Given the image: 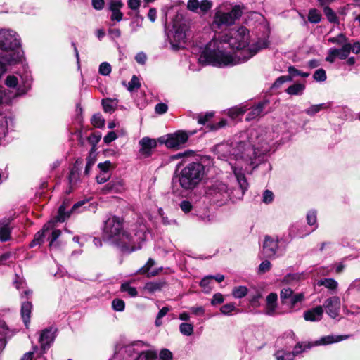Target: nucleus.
I'll return each instance as SVG.
<instances>
[{
	"label": "nucleus",
	"instance_id": "1",
	"mask_svg": "<svg viewBox=\"0 0 360 360\" xmlns=\"http://www.w3.org/2000/svg\"><path fill=\"white\" fill-rule=\"evenodd\" d=\"M268 46L266 40L251 43L249 30L243 26L232 28L209 41L199 58V63L219 68L244 63Z\"/></svg>",
	"mask_w": 360,
	"mask_h": 360
},
{
	"label": "nucleus",
	"instance_id": "2",
	"mask_svg": "<svg viewBox=\"0 0 360 360\" xmlns=\"http://www.w3.org/2000/svg\"><path fill=\"white\" fill-rule=\"evenodd\" d=\"M146 228L140 225L138 230L133 229L132 233L122 230V221L117 217L109 218L105 222L103 237L115 245L121 251L131 252L141 248L146 240Z\"/></svg>",
	"mask_w": 360,
	"mask_h": 360
},
{
	"label": "nucleus",
	"instance_id": "3",
	"mask_svg": "<svg viewBox=\"0 0 360 360\" xmlns=\"http://www.w3.org/2000/svg\"><path fill=\"white\" fill-rule=\"evenodd\" d=\"M250 138L248 142L241 141L237 143L235 148L228 143L217 146V151L224 158L233 156L236 161L238 158L252 163V159L259 154L268 151L269 146L262 138H259L255 129H251L249 132Z\"/></svg>",
	"mask_w": 360,
	"mask_h": 360
},
{
	"label": "nucleus",
	"instance_id": "4",
	"mask_svg": "<svg viewBox=\"0 0 360 360\" xmlns=\"http://www.w3.org/2000/svg\"><path fill=\"white\" fill-rule=\"evenodd\" d=\"M207 174L202 162H191L184 167L176 176L181 188L185 191L196 188Z\"/></svg>",
	"mask_w": 360,
	"mask_h": 360
},
{
	"label": "nucleus",
	"instance_id": "5",
	"mask_svg": "<svg viewBox=\"0 0 360 360\" xmlns=\"http://www.w3.org/2000/svg\"><path fill=\"white\" fill-rule=\"evenodd\" d=\"M188 27L186 23L174 22L172 29L168 33V38L173 50L177 51L184 48Z\"/></svg>",
	"mask_w": 360,
	"mask_h": 360
},
{
	"label": "nucleus",
	"instance_id": "6",
	"mask_svg": "<svg viewBox=\"0 0 360 360\" xmlns=\"http://www.w3.org/2000/svg\"><path fill=\"white\" fill-rule=\"evenodd\" d=\"M20 46V39L18 34L9 29L0 30V49L5 51H14Z\"/></svg>",
	"mask_w": 360,
	"mask_h": 360
},
{
	"label": "nucleus",
	"instance_id": "7",
	"mask_svg": "<svg viewBox=\"0 0 360 360\" xmlns=\"http://www.w3.org/2000/svg\"><path fill=\"white\" fill-rule=\"evenodd\" d=\"M194 134V131L186 132L179 130L173 134L167 135L166 138L162 140V143L168 148L179 149L188 141L189 136Z\"/></svg>",
	"mask_w": 360,
	"mask_h": 360
},
{
	"label": "nucleus",
	"instance_id": "8",
	"mask_svg": "<svg viewBox=\"0 0 360 360\" xmlns=\"http://www.w3.org/2000/svg\"><path fill=\"white\" fill-rule=\"evenodd\" d=\"M206 193L216 200L223 199L229 196V188L225 183L216 180L207 186Z\"/></svg>",
	"mask_w": 360,
	"mask_h": 360
},
{
	"label": "nucleus",
	"instance_id": "9",
	"mask_svg": "<svg viewBox=\"0 0 360 360\" xmlns=\"http://www.w3.org/2000/svg\"><path fill=\"white\" fill-rule=\"evenodd\" d=\"M326 314L332 319H335L340 314L341 300L338 296H332L327 298L323 304Z\"/></svg>",
	"mask_w": 360,
	"mask_h": 360
},
{
	"label": "nucleus",
	"instance_id": "10",
	"mask_svg": "<svg viewBox=\"0 0 360 360\" xmlns=\"http://www.w3.org/2000/svg\"><path fill=\"white\" fill-rule=\"evenodd\" d=\"M350 53V44H344L340 49L331 48L328 49L326 60L333 63L336 58L346 59Z\"/></svg>",
	"mask_w": 360,
	"mask_h": 360
},
{
	"label": "nucleus",
	"instance_id": "11",
	"mask_svg": "<svg viewBox=\"0 0 360 360\" xmlns=\"http://www.w3.org/2000/svg\"><path fill=\"white\" fill-rule=\"evenodd\" d=\"M212 6V2L209 0H188L187 3V8L193 12L198 13H205Z\"/></svg>",
	"mask_w": 360,
	"mask_h": 360
},
{
	"label": "nucleus",
	"instance_id": "12",
	"mask_svg": "<svg viewBox=\"0 0 360 360\" xmlns=\"http://www.w3.org/2000/svg\"><path fill=\"white\" fill-rule=\"evenodd\" d=\"M234 23V18L231 14L218 11L215 13L212 22L214 29H219L221 26H228Z\"/></svg>",
	"mask_w": 360,
	"mask_h": 360
},
{
	"label": "nucleus",
	"instance_id": "13",
	"mask_svg": "<svg viewBox=\"0 0 360 360\" xmlns=\"http://www.w3.org/2000/svg\"><path fill=\"white\" fill-rule=\"evenodd\" d=\"M278 248V240L269 236H265L262 247V252L266 257H274Z\"/></svg>",
	"mask_w": 360,
	"mask_h": 360
},
{
	"label": "nucleus",
	"instance_id": "14",
	"mask_svg": "<svg viewBox=\"0 0 360 360\" xmlns=\"http://www.w3.org/2000/svg\"><path fill=\"white\" fill-rule=\"evenodd\" d=\"M56 331V330L53 328H46L42 330L39 338V342L41 345V349L43 350V352H45V351L49 348L51 344L54 341Z\"/></svg>",
	"mask_w": 360,
	"mask_h": 360
},
{
	"label": "nucleus",
	"instance_id": "15",
	"mask_svg": "<svg viewBox=\"0 0 360 360\" xmlns=\"http://www.w3.org/2000/svg\"><path fill=\"white\" fill-rule=\"evenodd\" d=\"M140 154L144 158H147L152 154V150L157 146V142L155 139L148 137H144L139 141Z\"/></svg>",
	"mask_w": 360,
	"mask_h": 360
},
{
	"label": "nucleus",
	"instance_id": "16",
	"mask_svg": "<svg viewBox=\"0 0 360 360\" xmlns=\"http://www.w3.org/2000/svg\"><path fill=\"white\" fill-rule=\"evenodd\" d=\"M84 203V201H79L72 206L70 212H65V210L68 207V205L66 204L65 202H63V205H61L58 208V214L56 217V221L58 222L65 221L70 217V212H75L79 207L82 206Z\"/></svg>",
	"mask_w": 360,
	"mask_h": 360
},
{
	"label": "nucleus",
	"instance_id": "17",
	"mask_svg": "<svg viewBox=\"0 0 360 360\" xmlns=\"http://www.w3.org/2000/svg\"><path fill=\"white\" fill-rule=\"evenodd\" d=\"M323 307L319 305L305 311L303 314V318L307 321L317 322L320 321L323 316Z\"/></svg>",
	"mask_w": 360,
	"mask_h": 360
},
{
	"label": "nucleus",
	"instance_id": "18",
	"mask_svg": "<svg viewBox=\"0 0 360 360\" xmlns=\"http://www.w3.org/2000/svg\"><path fill=\"white\" fill-rule=\"evenodd\" d=\"M123 6V4L120 0H112L109 4V9L112 12L110 20L112 21L120 22L123 19V13L120 11V8Z\"/></svg>",
	"mask_w": 360,
	"mask_h": 360
},
{
	"label": "nucleus",
	"instance_id": "19",
	"mask_svg": "<svg viewBox=\"0 0 360 360\" xmlns=\"http://www.w3.org/2000/svg\"><path fill=\"white\" fill-rule=\"evenodd\" d=\"M124 190V183L121 179H116L110 181L103 188L102 193L103 194L108 193H119Z\"/></svg>",
	"mask_w": 360,
	"mask_h": 360
},
{
	"label": "nucleus",
	"instance_id": "20",
	"mask_svg": "<svg viewBox=\"0 0 360 360\" xmlns=\"http://www.w3.org/2000/svg\"><path fill=\"white\" fill-rule=\"evenodd\" d=\"M230 164L231 165L233 172L237 179L238 184L242 190V193L243 194L244 192L248 189V184L244 174L242 173V165L236 163L234 165L232 163Z\"/></svg>",
	"mask_w": 360,
	"mask_h": 360
},
{
	"label": "nucleus",
	"instance_id": "21",
	"mask_svg": "<svg viewBox=\"0 0 360 360\" xmlns=\"http://www.w3.org/2000/svg\"><path fill=\"white\" fill-rule=\"evenodd\" d=\"M278 295L275 292H271L266 298L264 313L269 316L275 314L276 309L278 307Z\"/></svg>",
	"mask_w": 360,
	"mask_h": 360
},
{
	"label": "nucleus",
	"instance_id": "22",
	"mask_svg": "<svg viewBox=\"0 0 360 360\" xmlns=\"http://www.w3.org/2000/svg\"><path fill=\"white\" fill-rule=\"evenodd\" d=\"M302 343H297L292 353L285 351H278L276 352L275 356L277 360H292L295 354L304 350V349H302Z\"/></svg>",
	"mask_w": 360,
	"mask_h": 360
},
{
	"label": "nucleus",
	"instance_id": "23",
	"mask_svg": "<svg viewBox=\"0 0 360 360\" xmlns=\"http://www.w3.org/2000/svg\"><path fill=\"white\" fill-rule=\"evenodd\" d=\"M51 229H52V222H49L45 224L43 226V229L35 234L34 239L30 244V246L34 247L35 245L41 244L44 242V239L45 238V233Z\"/></svg>",
	"mask_w": 360,
	"mask_h": 360
},
{
	"label": "nucleus",
	"instance_id": "24",
	"mask_svg": "<svg viewBox=\"0 0 360 360\" xmlns=\"http://www.w3.org/2000/svg\"><path fill=\"white\" fill-rule=\"evenodd\" d=\"M12 52L5 54L2 56V60L4 65H15L19 63L22 58V54L20 51H11Z\"/></svg>",
	"mask_w": 360,
	"mask_h": 360
},
{
	"label": "nucleus",
	"instance_id": "25",
	"mask_svg": "<svg viewBox=\"0 0 360 360\" xmlns=\"http://www.w3.org/2000/svg\"><path fill=\"white\" fill-rule=\"evenodd\" d=\"M13 332L11 331L6 323L4 321H0V352L6 345V338H10L13 335Z\"/></svg>",
	"mask_w": 360,
	"mask_h": 360
},
{
	"label": "nucleus",
	"instance_id": "26",
	"mask_svg": "<svg viewBox=\"0 0 360 360\" xmlns=\"http://www.w3.org/2000/svg\"><path fill=\"white\" fill-rule=\"evenodd\" d=\"M265 105L266 102H262L258 103L257 105L253 106L248 113L246 120H252L257 118L258 117L262 116L263 115V110Z\"/></svg>",
	"mask_w": 360,
	"mask_h": 360
},
{
	"label": "nucleus",
	"instance_id": "27",
	"mask_svg": "<svg viewBox=\"0 0 360 360\" xmlns=\"http://www.w3.org/2000/svg\"><path fill=\"white\" fill-rule=\"evenodd\" d=\"M32 304L30 302H24L21 306V316L25 325L27 327L30 321V314Z\"/></svg>",
	"mask_w": 360,
	"mask_h": 360
},
{
	"label": "nucleus",
	"instance_id": "28",
	"mask_svg": "<svg viewBox=\"0 0 360 360\" xmlns=\"http://www.w3.org/2000/svg\"><path fill=\"white\" fill-rule=\"evenodd\" d=\"M8 220L0 221V240L7 241L11 238V228Z\"/></svg>",
	"mask_w": 360,
	"mask_h": 360
},
{
	"label": "nucleus",
	"instance_id": "29",
	"mask_svg": "<svg viewBox=\"0 0 360 360\" xmlns=\"http://www.w3.org/2000/svg\"><path fill=\"white\" fill-rule=\"evenodd\" d=\"M349 337V335H329L327 336H324L321 338L320 340V342L323 345H328L335 342H339L340 341L348 339Z\"/></svg>",
	"mask_w": 360,
	"mask_h": 360
},
{
	"label": "nucleus",
	"instance_id": "30",
	"mask_svg": "<svg viewBox=\"0 0 360 360\" xmlns=\"http://www.w3.org/2000/svg\"><path fill=\"white\" fill-rule=\"evenodd\" d=\"M102 105L103 108V110L105 112H110L112 113L114 112L118 105V100L117 99H112L110 98H104L101 101Z\"/></svg>",
	"mask_w": 360,
	"mask_h": 360
},
{
	"label": "nucleus",
	"instance_id": "31",
	"mask_svg": "<svg viewBox=\"0 0 360 360\" xmlns=\"http://www.w3.org/2000/svg\"><path fill=\"white\" fill-rule=\"evenodd\" d=\"M330 106H331V103H330V102L321 103V104H318V105H312L311 106H310L309 108L306 109L305 112L307 115L312 116V115H315L316 113L319 112L322 109H327V108H329Z\"/></svg>",
	"mask_w": 360,
	"mask_h": 360
},
{
	"label": "nucleus",
	"instance_id": "32",
	"mask_svg": "<svg viewBox=\"0 0 360 360\" xmlns=\"http://www.w3.org/2000/svg\"><path fill=\"white\" fill-rule=\"evenodd\" d=\"M317 285L325 286L326 288L335 291L338 287V283L333 278H324L319 281Z\"/></svg>",
	"mask_w": 360,
	"mask_h": 360
},
{
	"label": "nucleus",
	"instance_id": "33",
	"mask_svg": "<svg viewBox=\"0 0 360 360\" xmlns=\"http://www.w3.org/2000/svg\"><path fill=\"white\" fill-rule=\"evenodd\" d=\"M166 283L165 281H153L148 282L145 285V289L150 292H155V291L160 290Z\"/></svg>",
	"mask_w": 360,
	"mask_h": 360
},
{
	"label": "nucleus",
	"instance_id": "34",
	"mask_svg": "<svg viewBox=\"0 0 360 360\" xmlns=\"http://www.w3.org/2000/svg\"><path fill=\"white\" fill-rule=\"evenodd\" d=\"M323 13L327 20L334 24H339V19L335 11L330 7L323 8Z\"/></svg>",
	"mask_w": 360,
	"mask_h": 360
},
{
	"label": "nucleus",
	"instance_id": "35",
	"mask_svg": "<svg viewBox=\"0 0 360 360\" xmlns=\"http://www.w3.org/2000/svg\"><path fill=\"white\" fill-rule=\"evenodd\" d=\"M68 179L71 187H73L79 181V169L75 165L70 169Z\"/></svg>",
	"mask_w": 360,
	"mask_h": 360
},
{
	"label": "nucleus",
	"instance_id": "36",
	"mask_svg": "<svg viewBox=\"0 0 360 360\" xmlns=\"http://www.w3.org/2000/svg\"><path fill=\"white\" fill-rule=\"evenodd\" d=\"M305 89L304 84H295L290 86L286 89V93L290 95H300L303 93Z\"/></svg>",
	"mask_w": 360,
	"mask_h": 360
},
{
	"label": "nucleus",
	"instance_id": "37",
	"mask_svg": "<svg viewBox=\"0 0 360 360\" xmlns=\"http://www.w3.org/2000/svg\"><path fill=\"white\" fill-rule=\"evenodd\" d=\"M94 146H93L89 156L86 158V165L84 170V174L86 175H88L89 174L91 167L94 165L96 162V157L94 155Z\"/></svg>",
	"mask_w": 360,
	"mask_h": 360
},
{
	"label": "nucleus",
	"instance_id": "38",
	"mask_svg": "<svg viewBox=\"0 0 360 360\" xmlns=\"http://www.w3.org/2000/svg\"><path fill=\"white\" fill-rule=\"evenodd\" d=\"M328 42L342 46L344 44H350L348 42V39L343 34H339L337 37H330L328 39Z\"/></svg>",
	"mask_w": 360,
	"mask_h": 360
},
{
	"label": "nucleus",
	"instance_id": "39",
	"mask_svg": "<svg viewBox=\"0 0 360 360\" xmlns=\"http://www.w3.org/2000/svg\"><path fill=\"white\" fill-rule=\"evenodd\" d=\"M304 299V295L302 292L293 294L288 300V304L291 309L294 308L299 302H302Z\"/></svg>",
	"mask_w": 360,
	"mask_h": 360
},
{
	"label": "nucleus",
	"instance_id": "40",
	"mask_svg": "<svg viewBox=\"0 0 360 360\" xmlns=\"http://www.w3.org/2000/svg\"><path fill=\"white\" fill-rule=\"evenodd\" d=\"M294 294L293 290L290 288H283L280 293V297L282 304H286L288 303V300Z\"/></svg>",
	"mask_w": 360,
	"mask_h": 360
},
{
	"label": "nucleus",
	"instance_id": "41",
	"mask_svg": "<svg viewBox=\"0 0 360 360\" xmlns=\"http://www.w3.org/2000/svg\"><path fill=\"white\" fill-rule=\"evenodd\" d=\"M142 25L143 18L136 15L129 24L131 32L134 33L137 32L139 28L142 27Z\"/></svg>",
	"mask_w": 360,
	"mask_h": 360
},
{
	"label": "nucleus",
	"instance_id": "42",
	"mask_svg": "<svg viewBox=\"0 0 360 360\" xmlns=\"http://www.w3.org/2000/svg\"><path fill=\"white\" fill-rule=\"evenodd\" d=\"M220 311L224 315H230L231 312L235 311L238 313L239 310L236 307L234 303L231 302L223 305L220 308Z\"/></svg>",
	"mask_w": 360,
	"mask_h": 360
},
{
	"label": "nucleus",
	"instance_id": "43",
	"mask_svg": "<svg viewBox=\"0 0 360 360\" xmlns=\"http://www.w3.org/2000/svg\"><path fill=\"white\" fill-rule=\"evenodd\" d=\"M321 20V15L316 9H311L308 15V20L311 23H319Z\"/></svg>",
	"mask_w": 360,
	"mask_h": 360
},
{
	"label": "nucleus",
	"instance_id": "44",
	"mask_svg": "<svg viewBox=\"0 0 360 360\" xmlns=\"http://www.w3.org/2000/svg\"><path fill=\"white\" fill-rule=\"evenodd\" d=\"M179 330L184 335H191L193 333V326L191 323H182L179 326Z\"/></svg>",
	"mask_w": 360,
	"mask_h": 360
},
{
	"label": "nucleus",
	"instance_id": "45",
	"mask_svg": "<svg viewBox=\"0 0 360 360\" xmlns=\"http://www.w3.org/2000/svg\"><path fill=\"white\" fill-rule=\"evenodd\" d=\"M127 87L128 91L130 92L139 89L141 87V82L139 79L136 75H134L130 82H129Z\"/></svg>",
	"mask_w": 360,
	"mask_h": 360
},
{
	"label": "nucleus",
	"instance_id": "46",
	"mask_svg": "<svg viewBox=\"0 0 360 360\" xmlns=\"http://www.w3.org/2000/svg\"><path fill=\"white\" fill-rule=\"evenodd\" d=\"M91 124L97 128H101L105 125V119L101 114H95L91 118Z\"/></svg>",
	"mask_w": 360,
	"mask_h": 360
},
{
	"label": "nucleus",
	"instance_id": "47",
	"mask_svg": "<svg viewBox=\"0 0 360 360\" xmlns=\"http://www.w3.org/2000/svg\"><path fill=\"white\" fill-rule=\"evenodd\" d=\"M157 354L152 351H146L141 352L136 360H155Z\"/></svg>",
	"mask_w": 360,
	"mask_h": 360
},
{
	"label": "nucleus",
	"instance_id": "48",
	"mask_svg": "<svg viewBox=\"0 0 360 360\" xmlns=\"http://www.w3.org/2000/svg\"><path fill=\"white\" fill-rule=\"evenodd\" d=\"M232 294L236 298H242L248 294V288L245 286H238L233 290Z\"/></svg>",
	"mask_w": 360,
	"mask_h": 360
},
{
	"label": "nucleus",
	"instance_id": "49",
	"mask_svg": "<svg viewBox=\"0 0 360 360\" xmlns=\"http://www.w3.org/2000/svg\"><path fill=\"white\" fill-rule=\"evenodd\" d=\"M112 307L115 311H123L125 307L124 302L121 299H114L112 302Z\"/></svg>",
	"mask_w": 360,
	"mask_h": 360
},
{
	"label": "nucleus",
	"instance_id": "50",
	"mask_svg": "<svg viewBox=\"0 0 360 360\" xmlns=\"http://www.w3.org/2000/svg\"><path fill=\"white\" fill-rule=\"evenodd\" d=\"M313 77L317 82H324L327 78L326 71L322 68L318 69L314 73Z\"/></svg>",
	"mask_w": 360,
	"mask_h": 360
},
{
	"label": "nucleus",
	"instance_id": "51",
	"mask_svg": "<svg viewBox=\"0 0 360 360\" xmlns=\"http://www.w3.org/2000/svg\"><path fill=\"white\" fill-rule=\"evenodd\" d=\"M121 290L127 292L131 297L137 295V290L134 287L131 286L129 283H123L121 285Z\"/></svg>",
	"mask_w": 360,
	"mask_h": 360
},
{
	"label": "nucleus",
	"instance_id": "52",
	"mask_svg": "<svg viewBox=\"0 0 360 360\" xmlns=\"http://www.w3.org/2000/svg\"><path fill=\"white\" fill-rule=\"evenodd\" d=\"M212 279H213V276H205L200 281V285L206 292H208L211 290L210 284Z\"/></svg>",
	"mask_w": 360,
	"mask_h": 360
},
{
	"label": "nucleus",
	"instance_id": "53",
	"mask_svg": "<svg viewBox=\"0 0 360 360\" xmlns=\"http://www.w3.org/2000/svg\"><path fill=\"white\" fill-rule=\"evenodd\" d=\"M99 73L107 76L111 72V65L107 62H103L99 66Z\"/></svg>",
	"mask_w": 360,
	"mask_h": 360
},
{
	"label": "nucleus",
	"instance_id": "54",
	"mask_svg": "<svg viewBox=\"0 0 360 360\" xmlns=\"http://www.w3.org/2000/svg\"><path fill=\"white\" fill-rule=\"evenodd\" d=\"M6 85L10 88H16L18 84V78L13 75H8L5 82Z\"/></svg>",
	"mask_w": 360,
	"mask_h": 360
},
{
	"label": "nucleus",
	"instance_id": "55",
	"mask_svg": "<svg viewBox=\"0 0 360 360\" xmlns=\"http://www.w3.org/2000/svg\"><path fill=\"white\" fill-rule=\"evenodd\" d=\"M291 76H281L274 83V86L276 88L280 87L283 83L292 81Z\"/></svg>",
	"mask_w": 360,
	"mask_h": 360
},
{
	"label": "nucleus",
	"instance_id": "56",
	"mask_svg": "<svg viewBox=\"0 0 360 360\" xmlns=\"http://www.w3.org/2000/svg\"><path fill=\"white\" fill-rule=\"evenodd\" d=\"M307 224L310 226L316 224V212L314 210H311L307 215Z\"/></svg>",
	"mask_w": 360,
	"mask_h": 360
},
{
	"label": "nucleus",
	"instance_id": "57",
	"mask_svg": "<svg viewBox=\"0 0 360 360\" xmlns=\"http://www.w3.org/2000/svg\"><path fill=\"white\" fill-rule=\"evenodd\" d=\"M158 213L161 217L162 223L164 225L167 226V225H172V224H176V220H174V219L169 220L167 216H165V213L162 208L159 209Z\"/></svg>",
	"mask_w": 360,
	"mask_h": 360
},
{
	"label": "nucleus",
	"instance_id": "58",
	"mask_svg": "<svg viewBox=\"0 0 360 360\" xmlns=\"http://www.w3.org/2000/svg\"><path fill=\"white\" fill-rule=\"evenodd\" d=\"M213 112H208L205 115H199L198 122L200 124H205L211 117H213Z\"/></svg>",
	"mask_w": 360,
	"mask_h": 360
},
{
	"label": "nucleus",
	"instance_id": "59",
	"mask_svg": "<svg viewBox=\"0 0 360 360\" xmlns=\"http://www.w3.org/2000/svg\"><path fill=\"white\" fill-rule=\"evenodd\" d=\"M155 265V261L150 258L148 261V262L143 266L141 267L139 271L138 272L139 274H146V272H148V271L150 270V269Z\"/></svg>",
	"mask_w": 360,
	"mask_h": 360
},
{
	"label": "nucleus",
	"instance_id": "60",
	"mask_svg": "<svg viewBox=\"0 0 360 360\" xmlns=\"http://www.w3.org/2000/svg\"><path fill=\"white\" fill-rule=\"evenodd\" d=\"M111 162L108 160L105 161L104 162H100L98 165V167L100 169L101 173L108 174V171L110 167H111Z\"/></svg>",
	"mask_w": 360,
	"mask_h": 360
},
{
	"label": "nucleus",
	"instance_id": "61",
	"mask_svg": "<svg viewBox=\"0 0 360 360\" xmlns=\"http://www.w3.org/2000/svg\"><path fill=\"white\" fill-rule=\"evenodd\" d=\"M172 353L167 349H162L160 352V360H172Z\"/></svg>",
	"mask_w": 360,
	"mask_h": 360
},
{
	"label": "nucleus",
	"instance_id": "62",
	"mask_svg": "<svg viewBox=\"0 0 360 360\" xmlns=\"http://www.w3.org/2000/svg\"><path fill=\"white\" fill-rule=\"evenodd\" d=\"M273 200H274V193L269 190H266L263 193L262 201L264 203L268 204V203L271 202L273 201Z\"/></svg>",
	"mask_w": 360,
	"mask_h": 360
},
{
	"label": "nucleus",
	"instance_id": "63",
	"mask_svg": "<svg viewBox=\"0 0 360 360\" xmlns=\"http://www.w3.org/2000/svg\"><path fill=\"white\" fill-rule=\"evenodd\" d=\"M351 290H356L358 292H360V278H357L354 280L347 290V292H349Z\"/></svg>",
	"mask_w": 360,
	"mask_h": 360
},
{
	"label": "nucleus",
	"instance_id": "64",
	"mask_svg": "<svg viewBox=\"0 0 360 360\" xmlns=\"http://www.w3.org/2000/svg\"><path fill=\"white\" fill-rule=\"evenodd\" d=\"M179 206L181 210L185 213L191 212L193 208L191 202L188 200H183L181 202Z\"/></svg>",
	"mask_w": 360,
	"mask_h": 360
}]
</instances>
